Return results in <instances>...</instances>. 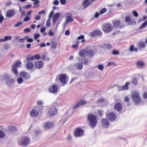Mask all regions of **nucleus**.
Masks as SVG:
<instances>
[{"instance_id": "nucleus-1", "label": "nucleus", "mask_w": 147, "mask_h": 147, "mask_svg": "<svg viewBox=\"0 0 147 147\" xmlns=\"http://www.w3.org/2000/svg\"><path fill=\"white\" fill-rule=\"evenodd\" d=\"M87 119L91 127L94 128L97 125V117L91 113H89L87 116Z\"/></svg>"}, {"instance_id": "nucleus-2", "label": "nucleus", "mask_w": 147, "mask_h": 147, "mask_svg": "<svg viewBox=\"0 0 147 147\" xmlns=\"http://www.w3.org/2000/svg\"><path fill=\"white\" fill-rule=\"evenodd\" d=\"M57 104L56 102H54L52 106L48 109V112L50 116H53L56 115L57 112L56 106Z\"/></svg>"}, {"instance_id": "nucleus-3", "label": "nucleus", "mask_w": 147, "mask_h": 147, "mask_svg": "<svg viewBox=\"0 0 147 147\" xmlns=\"http://www.w3.org/2000/svg\"><path fill=\"white\" fill-rule=\"evenodd\" d=\"M131 96L135 103L138 104L141 102V98L140 96V94L138 92L136 91L133 92L131 93Z\"/></svg>"}, {"instance_id": "nucleus-4", "label": "nucleus", "mask_w": 147, "mask_h": 147, "mask_svg": "<svg viewBox=\"0 0 147 147\" xmlns=\"http://www.w3.org/2000/svg\"><path fill=\"white\" fill-rule=\"evenodd\" d=\"M57 79L63 84L62 86H64L66 84L67 76L66 74H61L58 75L57 76L56 80Z\"/></svg>"}, {"instance_id": "nucleus-5", "label": "nucleus", "mask_w": 147, "mask_h": 147, "mask_svg": "<svg viewBox=\"0 0 147 147\" xmlns=\"http://www.w3.org/2000/svg\"><path fill=\"white\" fill-rule=\"evenodd\" d=\"M30 142V140L28 138L24 137L22 138L21 140L18 142V144L20 146H25L28 145Z\"/></svg>"}, {"instance_id": "nucleus-6", "label": "nucleus", "mask_w": 147, "mask_h": 147, "mask_svg": "<svg viewBox=\"0 0 147 147\" xmlns=\"http://www.w3.org/2000/svg\"><path fill=\"white\" fill-rule=\"evenodd\" d=\"M22 66V63L19 60H18L15 62L14 65L13 66L12 70L13 72L16 75L18 74L17 67H20Z\"/></svg>"}, {"instance_id": "nucleus-7", "label": "nucleus", "mask_w": 147, "mask_h": 147, "mask_svg": "<svg viewBox=\"0 0 147 147\" xmlns=\"http://www.w3.org/2000/svg\"><path fill=\"white\" fill-rule=\"evenodd\" d=\"M84 131L80 127L75 128L74 130V134L75 137H81L84 135Z\"/></svg>"}, {"instance_id": "nucleus-8", "label": "nucleus", "mask_w": 147, "mask_h": 147, "mask_svg": "<svg viewBox=\"0 0 147 147\" xmlns=\"http://www.w3.org/2000/svg\"><path fill=\"white\" fill-rule=\"evenodd\" d=\"M112 28L113 26L111 24H106L103 26L102 30L104 32L108 33L110 32L112 30Z\"/></svg>"}, {"instance_id": "nucleus-9", "label": "nucleus", "mask_w": 147, "mask_h": 147, "mask_svg": "<svg viewBox=\"0 0 147 147\" xmlns=\"http://www.w3.org/2000/svg\"><path fill=\"white\" fill-rule=\"evenodd\" d=\"M101 123L102 126L104 127L108 128L109 126V121L108 119L106 118L102 119Z\"/></svg>"}, {"instance_id": "nucleus-10", "label": "nucleus", "mask_w": 147, "mask_h": 147, "mask_svg": "<svg viewBox=\"0 0 147 147\" xmlns=\"http://www.w3.org/2000/svg\"><path fill=\"white\" fill-rule=\"evenodd\" d=\"M102 33L101 30H94L90 34V36L92 37L97 36H101Z\"/></svg>"}, {"instance_id": "nucleus-11", "label": "nucleus", "mask_w": 147, "mask_h": 147, "mask_svg": "<svg viewBox=\"0 0 147 147\" xmlns=\"http://www.w3.org/2000/svg\"><path fill=\"white\" fill-rule=\"evenodd\" d=\"M106 115L107 117L109 119L110 121H113L116 118V115L113 113H110L106 114Z\"/></svg>"}, {"instance_id": "nucleus-12", "label": "nucleus", "mask_w": 147, "mask_h": 147, "mask_svg": "<svg viewBox=\"0 0 147 147\" xmlns=\"http://www.w3.org/2000/svg\"><path fill=\"white\" fill-rule=\"evenodd\" d=\"M114 110L117 111H121L122 109V106L120 102H117L114 106Z\"/></svg>"}, {"instance_id": "nucleus-13", "label": "nucleus", "mask_w": 147, "mask_h": 147, "mask_svg": "<svg viewBox=\"0 0 147 147\" xmlns=\"http://www.w3.org/2000/svg\"><path fill=\"white\" fill-rule=\"evenodd\" d=\"M86 103V101L81 99L78 102L76 103L75 106L73 107V109H74L80 106L81 105H84Z\"/></svg>"}, {"instance_id": "nucleus-14", "label": "nucleus", "mask_w": 147, "mask_h": 147, "mask_svg": "<svg viewBox=\"0 0 147 147\" xmlns=\"http://www.w3.org/2000/svg\"><path fill=\"white\" fill-rule=\"evenodd\" d=\"M49 92L52 93H56L58 90L57 86V85H54L50 87L49 89Z\"/></svg>"}, {"instance_id": "nucleus-15", "label": "nucleus", "mask_w": 147, "mask_h": 147, "mask_svg": "<svg viewBox=\"0 0 147 147\" xmlns=\"http://www.w3.org/2000/svg\"><path fill=\"white\" fill-rule=\"evenodd\" d=\"M60 16V13H55L53 16V24L54 26L56 24V22L59 18Z\"/></svg>"}, {"instance_id": "nucleus-16", "label": "nucleus", "mask_w": 147, "mask_h": 147, "mask_svg": "<svg viewBox=\"0 0 147 147\" xmlns=\"http://www.w3.org/2000/svg\"><path fill=\"white\" fill-rule=\"evenodd\" d=\"M95 53V52L92 49H86V55L88 57H92L94 55Z\"/></svg>"}, {"instance_id": "nucleus-17", "label": "nucleus", "mask_w": 147, "mask_h": 147, "mask_svg": "<svg viewBox=\"0 0 147 147\" xmlns=\"http://www.w3.org/2000/svg\"><path fill=\"white\" fill-rule=\"evenodd\" d=\"M15 14V11L13 9H10L8 10L6 13V15L8 17H11L13 16Z\"/></svg>"}, {"instance_id": "nucleus-18", "label": "nucleus", "mask_w": 147, "mask_h": 147, "mask_svg": "<svg viewBox=\"0 0 147 147\" xmlns=\"http://www.w3.org/2000/svg\"><path fill=\"white\" fill-rule=\"evenodd\" d=\"M38 115V112L37 111L34 109L32 110L30 113V116L33 117H36Z\"/></svg>"}, {"instance_id": "nucleus-19", "label": "nucleus", "mask_w": 147, "mask_h": 147, "mask_svg": "<svg viewBox=\"0 0 147 147\" xmlns=\"http://www.w3.org/2000/svg\"><path fill=\"white\" fill-rule=\"evenodd\" d=\"M25 67L27 69L31 70L34 67V65L32 62L28 61L26 64Z\"/></svg>"}, {"instance_id": "nucleus-20", "label": "nucleus", "mask_w": 147, "mask_h": 147, "mask_svg": "<svg viewBox=\"0 0 147 147\" xmlns=\"http://www.w3.org/2000/svg\"><path fill=\"white\" fill-rule=\"evenodd\" d=\"M89 0H84L82 3V5L84 6L83 9H85L88 6L91 4V2L89 1Z\"/></svg>"}, {"instance_id": "nucleus-21", "label": "nucleus", "mask_w": 147, "mask_h": 147, "mask_svg": "<svg viewBox=\"0 0 147 147\" xmlns=\"http://www.w3.org/2000/svg\"><path fill=\"white\" fill-rule=\"evenodd\" d=\"M35 65L36 68L39 69L42 67L43 63L41 61H37L35 62Z\"/></svg>"}, {"instance_id": "nucleus-22", "label": "nucleus", "mask_w": 147, "mask_h": 147, "mask_svg": "<svg viewBox=\"0 0 147 147\" xmlns=\"http://www.w3.org/2000/svg\"><path fill=\"white\" fill-rule=\"evenodd\" d=\"M20 76L22 77L24 79L27 80L30 78L29 76L26 72H21L20 74Z\"/></svg>"}, {"instance_id": "nucleus-23", "label": "nucleus", "mask_w": 147, "mask_h": 147, "mask_svg": "<svg viewBox=\"0 0 147 147\" xmlns=\"http://www.w3.org/2000/svg\"><path fill=\"white\" fill-rule=\"evenodd\" d=\"M113 24L115 26L118 27L119 28H121L122 27L121 23L119 20L114 21L113 22Z\"/></svg>"}, {"instance_id": "nucleus-24", "label": "nucleus", "mask_w": 147, "mask_h": 147, "mask_svg": "<svg viewBox=\"0 0 147 147\" xmlns=\"http://www.w3.org/2000/svg\"><path fill=\"white\" fill-rule=\"evenodd\" d=\"M136 65L138 67H142L145 65L144 62L142 61H137Z\"/></svg>"}, {"instance_id": "nucleus-25", "label": "nucleus", "mask_w": 147, "mask_h": 147, "mask_svg": "<svg viewBox=\"0 0 147 147\" xmlns=\"http://www.w3.org/2000/svg\"><path fill=\"white\" fill-rule=\"evenodd\" d=\"M86 49H83L81 50L79 52V54L80 56L84 57L85 55H86Z\"/></svg>"}, {"instance_id": "nucleus-26", "label": "nucleus", "mask_w": 147, "mask_h": 147, "mask_svg": "<svg viewBox=\"0 0 147 147\" xmlns=\"http://www.w3.org/2000/svg\"><path fill=\"white\" fill-rule=\"evenodd\" d=\"M53 126V123L51 122H47L46 123L44 127L46 129H50Z\"/></svg>"}, {"instance_id": "nucleus-27", "label": "nucleus", "mask_w": 147, "mask_h": 147, "mask_svg": "<svg viewBox=\"0 0 147 147\" xmlns=\"http://www.w3.org/2000/svg\"><path fill=\"white\" fill-rule=\"evenodd\" d=\"M16 129L17 128L16 126L12 125L8 127V129H6V131H13L16 130Z\"/></svg>"}, {"instance_id": "nucleus-28", "label": "nucleus", "mask_w": 147, "mask_h": 147, "mask_svg": "<svg viewBox=\"0 0 147 147\" xmlns=\"http://www.w3.org/2000/svg\"><path fill=\"white\" fill-rule=\"evenodd\" d=\"M125 22L127 23V24H131L132 23V21L131 17L128 16H126L125 18Z\"/></svg>"}, {"instance_id": "nucleus-29", "label": "nucleus", "mask_w": 147, "mask_h": 147, "mask_svg": "<svg viewBox=\"0 0 147 147\" xmlns=\"http://www.w3.org/2000/svg\"><path fill=\"white\" fill-rule=\"evenodd\" d=\"M75 66L76 67V68L78 70H81L83 67L82 63H76L75 64Z\"/></svg>"}, {"instance_id": "nucleus-30", "label": "nucleus", "mask_w": 147, "mask_h": 147, "mask_svg": "<svg viewBox=\"0 0 147 147\" xmlns=\"http://www.w3.org/2000/svg\"><path fill=\"white\" fill-rule=\"evenodd\" d=\"M146 46V45L143 42H140L138 43V47L139 49L144 48Z\"/></svg>"}, {"instance_id": "nucleus-31", "label": "nucleus", "mask_w": 147, "mask_h": 147, "mask_svg": "<svg viewBox=\"0 0 147 147\" xmlns=\"http://www.w3.org/2000/svg\"><path fill=\"white\" fill-rule=\"evenodd\" d=\"M103 47L106 49H110L112 48L111 45L109 43H104L103 44Z\"/></svg>"}, {"instance_id": "nucleus-32", "label": "nucleus", "mask_w": 147, "mask_h": 147, "mask_svg": "<svg viewBox=\"0 0 147 147\" xmlns=\"http://www.w3.org/2000/svg\"><path fill=\"white\" fill-rule=\"evenodd\" d=\"M11 38V36H5L4 38L1 39L0 41L1 42H5L7 41L8 40H10Z\"/></svg>"}, {"instance_id": "nucleus-33", "label": "nucleus", "mask_w": 147, "mask_h": 147, "mask_svg": "<svg viewBox=\"0 0 147 147\" xmlns=\"http://www.w3.org/2000/svg\"><path fill=\"white\" fill-rule=\"evenodd\" d=\"M129 50L130 52H133L134 50L135 52L138 51L137 48L136 47L134 48L133 45H132L129 48Z\"/></svg>"}, {"instance_id": "nucleus-34", "label": "nucleus", "mask_w": 147, "mask_h": 147, "mask_svg": "<svg viewBox=\"0 0 147 147\" xmlns=\"http://www.w3.org/2000/svg\"><path fill=\"white\" fill-rule=\"evenodd\" d=\"M129 84V82H127L125 85L123 86L122 87V90H125L129 88L128 85Z\"/></svg>"}, {"instance_id": "nucleus-35", "label": "nucleus", "mask_w": 147, "mask_h": 147, "mask_svg": "<svg viewBox=\"0 0 147 147\" xmlns=\"http://www.w3.org/2000/svg\"><path fill=\"white\" fill-rule=\"evenodd\" d=\"M147 25V20L144 22L143 23H142L140 26V27L139 28L141 29L144 28Z\"/></svg>"}, {"instance_id": "nucleus-36", "label": "nucleus", "mask_w": 147, "mask_h": 147, "mask_svg": "<svg viewBox=\"0 0 147 147\" xmlns=\"http://www.w3.org/2000/svg\"><path fill=\"white\" fill-rule=\"evenodd\" d=\"M14 80L13 79H8L6 80V82L8 84H10L14 82Z\"/></svg>"}, {"instance_id": "nucleus-37", "label": "nucleus", "mask_w": 147, "mask_h": 147, "mask_svg": "<svg viewBox=\"0 0 147 147\" xmlns=\"http://www.w3.org/2000/svg\"><path fill=\"white\" fill-rule=\"evenodd\" d=\"M26 59L27 62L33 60L34 58L33 56L31 57L30 55H28L26 57Z\"/></svg>"}, {"instance_id": "nucleus-38", "label": "nucleus", "mask_w": 147, "mask_h": 147, "mask_svg": "<svg viewBox=\"0 0 147 147\" xmlns=\"http://www.w3.org/2000/svg\"><path fill=\"white\" fill-rule=\"evenodd\" d=\"M79 42L78 40H76V44L72 45V48L74 49L77 48L79 45Z\"/></svg>"}, {"instance_id": "nucleus-39", "label": "nucleus", "mask_w": 147, "mask_h": 147, "mask_svg": "<svg viewBox=\"0 0 147 147\" xmlns=\"http://www.w3.org/2000/svg\"><path fill=\"white\" fill-rule=\"evenodd\" d=\"M19 11L20 12L21 17H24L25 15V11L21 7L19 8Z\"/></svg>"}, {"instance_id": "nucleus-40", "label": "nucleus", "mask_w": 147, "mask_h": 147, "mask_svg": "<svg viewBox=\"0 0 147 147\" xmlns=\"http://www.w3.org/2000/svg\"><path fill=\"white\" fill-rule=\"evenodd\" d=\"M131 82L132 84H134L135 85H137L138 84V82L137 78H132Z\"/></svg>"}, {"instance_id": "nucleus-41", "label": "nucleus", "mask_w": 147, "mask_h": 147, "mask_svg": "<svg viewBox=\"0 0 147 147\" xmlns=\"http://www.w3.org/2000/svg\"><path fill=\"white\" fill-rule=\"evenodd\" d=\"M57 45L56 42H51V47L52 49H55L56 48Z\"/></svg>"}, {"instance_id": "nucleus-42", "label": "nucleus", "mask_w": 147, "mask_h": 147, "mask_svg": "<svg viewBox=\"0 0 147 147\" xmlns=\"http://www.w3.org/2000/svg\"><path fill=\"white\" fill-rule=\"evenodd\" d=\"M107 11V9L106 8H103L99 11L100 14L101 15L102 14L105 13Z\"/></svg>"}, {"instance_id": "nucleus-43", "label": "nucleus", "mask_w": 147, "mask_h": 147, "mask_svg": "<svg viewBox=\"0 0 147 147\" xmlns=\"http://www.w3.org/2000/svg\"><path fill=\"white\" fill-rule=\"evenodd\" d=\"M5 136V134L3 131L0 130V138H3Z\"/></svg>"}, {"instance_id": "nucleus-44", "label": "nucleus", "mask_w": 147, "mask_h": 147, "mask_svg": "<svg viewBox=\"0 0 147 147\" xmlns=\"http://www.w3.org/2000/svg\"><path fill=\"white\" fill-rule=\"evenodd\" d=\"M66 20L68 22H72L74 20V19L72 17H67Z\"/></svg>"}, {"instance_id": "nucleus-45", "label": "nucleus", "mask_w": 147, "mask_h": 147, "mask_svg": "<svg viewBox=\"0 0 147 147\" xmlns=\"http://www.w3.org/2000/svg\"><path fill=\"white\" fill-rule=\"evenodd\" d=\"M33 57H34V59H35L36 60H38L41 58L39 54L35 55L33 56Z\"/></svg>"}, {"instance_id": "nucleus-46", "label": "nucleus", "mask_w": 147, "mask_h": 147, "mask_svg": "<svg viewBox=\"0 0 147 147\" xmlns=\"http://www.w3.org/2000/svg\"><path fill=\"white\" fill-rule=\"evenodd\" d=\"M18 83V84H20L22 83L23 82V80L22 78H18L17 80Z\"/></svg>"}, {"instance_id": "nucleus-47", "label": "nucleus", "mask_w": 147, "mask_h": 147, "mask_svg": "<svg viewBox=\"0 0 147 147\" xmlns=\"http://www.w3.org/2000/svg\"><path fill=\"white\" fill-rule=\"evenodd\" d=\"M46 26H48V27H50L51 26V23L50 22V20L49 19H48L46 23Z\"/></svg>"}, {"instance_id": "nucleus-48", "label": "nucleus", "mask_w": 147, "mask_h": 147, "mask_svg": "<svg viewBox=\"0 0 147 147\" xmlns=\"http://www.w3.org/2000/svg\"><path fill=\"white\" fill-rule=\"evenodd\" d=\"M32 6L31 5H26L24 6L23 7V8L24 9H27L30 8Z\"/></svg>"}, {"instance_id": "nucleus-49", "label": "nucleus", "mask_w": 147, "mask_h": 147, "mask_svg": "<svg viewBox=\"0 0 147 147\" xmlns=\"http://www.w3.org/2000/svg\"><path fill=\"white\" fill-rule=\"evenodd\" d=\"M112 54L113 55H118L119 53V52L117 50H113L112 53Z\"/></svg>"}, {"instance_id": "nucleus-50", "label": "nucleus", "mask_w": 147, "mask_h": 147, "mask_svg": "<svg viewBox=\"0 0 147 147\" xmlns=\"http://www.w3.org/2000/svg\"><path fill=\"white\" fill-rule=\"evenodd\" d=\"M124 100L125 102H128L129 100V99L128 96H125L124 98Z\"/></svg>"}, {"instance_id": "nucleus-51", "label": "nucleus", "mask_w": 147, "mask_h": 147, "mask_svg": "<svg viewBox=\"0 0 147 147\" xmlns=\"http://www.w3.org/2000/svg\"><path fill=\"white\" fill-rule=\"evenodd\" d=\"M98 68L100 70H102L103 69V66L102 64L99 65L97 66Z\"/></svg>"}, {"instance_id": "nucleus-52", "label": "nucleus", "mask_w": 147, "mask_h": 147, "mask_svg": "<svg viewBox=\"0 0 147 147\" xmlns=\"http://www.w3.org/2000/svg\"><path fill=\"white\" fill-rule=\"evenodd\" d=\"M112 65H116V64L114 62H109L107 64L108 66H110Z\"/></svg>"}, {"instance_id": "nucleus-53", "label": "nucleus", "mask_w": 147, "mask_h": 147, "mask_svg": "<svg viewBox=\"0 0 147 147\" xmlns=\"http://www.w3.org/2000/svg\"><path fill=\"white\" fill-rule=\"evenodd\" d=\"M22 24V22H17V24H16L15 25L14 27H17L19 26H20L21 25V24Z\"/></svg>"}, {"instance_id": "nucleus-54", "label": "nucleus", "mask_w": 147, "mask_h": 147, "mask_svg": "<svg viewBox=\"0 0 147 147\" xmlns=\"http://www.w3.org/2000/svg\"><path fill=\"white\" fill-rule=\"evenodd\" d=\"M98 112L100 116H102V115L103 111L102 110H98Z\"/></svg>"}, {"instance_id": "nucleus-55", "label": "nucleus", "mask_w": 147, "mask_h": 147, "mask_svg": "<svg viewBox=\"0 0 147 147\" xmlns=\"http://www.w3.org/2000/svg\"><path fill=\"white\" fill-rule=\"evenodd\" d=\"M30 19V18L28 16H26L24 19V22H27L29 21Z\"/></svg>"}, {"instance_id": "nucleus-56", "label": "nucleus", "mask_w": 147, "mask_h": 147, "mask_svg": "<svg viewBox=\"0 0 147 147\" xmlns=\"http://www.w3.org/2000/svg\"><path fill=\"white\" fill-rule=\"evenodd\" d=\"M60 3L62 5L65 4L66 3V0H59Z\"/></svg>"}, {"instance_id": "nucleus-57", "label": "nucleus", "mask_w": 147, "mask_h": 147, "mask_svg": "<svg viewBox=\"0 0 147 147\" xmlns=\"http://www.w3.org/2000/svg\"><path fill=\"white\" fill-rule=\"evenodd\" d=\"M132 13L134 16L137 17L138 16V14L136 11H133Z\"/></svg>"}, {"instance_id": "nucleus-58", "label": "nucleus", "mask_w": 147, "mask_h": 147, "mask_svg": "<svg viewBox=\"0 0 147 147\" xmlns=\"http://www.w3.org/2000/svg\"><path fill=\"white\" fill-rule=\"evenodd\" d=\"M71 137L70 135H69L66 138V139L68 141L71 140Z\"/></svg>"}, {"instance_id": "nucleus-59", "label": "nucleus", "mask_w": 147, "mask_h": 147, "mask_svg": "<svg viewBox=\"0 0 147 147\" xmlns=\"http://www.w3.org/2000/svg\"><path fill=\"white\" fill-rule=\"evenodd\" d=\"M40 36V34H36L34 35V38L35 40H36Z\"/></svg>"}, {"instance_id": "nucleus-60", "label": "nucleus", "mask_w": 147, "mask_h": 147, "mask_svg": "<svg viewBox=\"0 0 147 147\" xmlns=\"http://www.w3.org/2000/svg\"><path fill=\"white\" fill-rule=\"evenodd\" d=\"M37 104L38 105L41 106L43 105V102L41 100H38L37 101Z\"/></svg>"}, {"instance_id": "nucleus-61", "label": "nucleus", "mask_w": 147, "mask_h": 147, "mask_svg": "<svg viewBox=\"0 0 147 147\" xmlns=\"http://www.w3.org/2000/svg\"><path fill=\"white\" fill-rule=\"evenodd\" d=\"M24 31L25 32H28L30 31V29L29 28H26L24 30Z\"/></svg>"}, {"instance_id": "nucleus-62", "label": "nucleus", "mask_w": 147, "mask_h": 147, "mask_svg": "<svg viewBox=\"0 0 147 147\" xmlns=\"http://www.w3.org/2000/svg\"><path fill=\"white\" fill-rule=\"evenodd\" d=\"M4 18L2 15L0 14V23H1L4 20Z\"/></svg>"}, {"instance_id": "nucleus-63", "label": "nucleus", "mask_w": 147, "mask_h": 147, "mask_svg": "<svg viewBox=\"0 0 147 147\" xmlns=\"http://www.w3.org/2000/svg\"><path fill=\"white\" fill-rule=\"evenodd\" d=\"M84 35H81L80 36L78 37L77 38V39L78 40H80V39H84Z\"/></svg>"}, {"instance_id": "nucleus-64", "label": "nucleus", "mask_w": 147, "mask_h": 147, "mask_svg": "<svg viewBox=\"0 0 147 147\" xmlns=\"http://www.w3.org/2000/svg\"><path fill=\"white\" fill-rule=\"evenodd\" d=\"M143 97L145 98H147V92H145L144 93L143 95Z\"/></svg>"}]
</instances>
